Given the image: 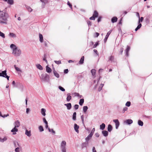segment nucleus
I'll use <instances>...</instances> for the list:
<instances>
[{
	"instance_id": "44",
	"label": "nucleus",
	"mask_w": 152,
	"mask_h": 152,
	"mask_svg": "<svg viewBox=\"0 0 152 152\" xmlns=\"http://www.w3.org/2000/svg\"><path fill=\"white\" fill-rule=\"evenodd\" d=\"M48 2V0H43V4H42V5L45 6V4L47 3Z\"/></svg>"
},
{
	"instance_id": "6",
	"label": "nucleus",
	"mask_w": 152,
	"mask_h": 152,
	"mask_svg": "<svg viewBox=\"0 0 152 152\" xmlns=\"http://www.w3.org/2000/svg\"><path fill=\"white\" fill-rule=\"evenodd\" d=\"M16 87H18L19 89L21 91H23L24 88V86L23 85L20 83H17Z\"/></svg>"
},
{
	"instance_id": "58",
	"label": "nucleus",
	"mask_w": 152,
	"mask_h": 152,
	"mask_svg": "<svg viewBox=\"0 0 152 152\" xmlns=\"http://www.w3.org/2000/svg\"><path fill=\"white\" fill-rule=\"evenodd\" d=\"M142 26V24L141 23H140L139 25L137 26V28H138L139 29V28H140Z\"/></svg>"
},
{
	"instance_id": "24",
	"label": "nucleus",
	"mask_w": 152,
	"mask_h": 152,
	"mask_svg": "<svg viewBox=\"0 0 152 152\" xmlns=\"http://www.w3.org/2000/svg\"><path fill=\"white\" fill-rule=\"evenodd\" d=\"M14 67L15 69L17 71L20 72H22V71L21 70V69L18 67H17L16 65H14Z\"/></svg>"
},
{
	"instance_id": "33",
	"label": "nucleus",
	"mask_w": 152,
	"mask_h": 152,
	"mask_svg": "<svg viewBox=\"0 0 152 152\" xmlns=\"http://www.w3.org/2000/svg\"><path fill=\"white\" fill-rule=\"evenodd\" d=\"M7 3L8 4L11 5L13 4V0H8Z\"/></svg>"
},
{
	"instance_id": "40",
	"label": "nucleus",
	"mask_w": 152,
	"mask_h": 152,
	"mask_svg": "<svg viewBox=\"0 0 152 152\" xmlns=\"http://www.w3.org/2000/svg\"><path fill=\"white\" fill-rule=\"evenodd\" d=\"M26 8H27V9L28 10V11L29 12H31L33 10L30 7H27Z\"/></svg>"
},
{
	"instance_id": "18",
	"label": "nucleus",
	"mask_w": 152,
	"mask_h": 152,
	"mask_svg": "<svg viewBox=\"0 0 152 152\" xmlns=\"http://www.w3.org/2000/svg\"><path fill=\"white\" fill-rule=\"evenodd\" d=\"M130 48L129 46H127L126 49V54L127 56H128L129 55V52L130 50Z\"/></svg>"
},
{
	"instance_id": "49",
	"label": "nucleus",
	"mask_w": 152,
	"mask_h": 152,
	"mask_svg": "<svg viewBox=\"0 0 152 152\" xmlns=\"http://www.w3.org/2000/svg\"><path fill=\"white\" fill-rule=\"evenodd\" d=\"M95 52H96V56H97L98 57V60H99V53H98V52L97 50H96Z\"/></svg>"
},
{
	"instance_id": "26",
	"label": "nucleus",
	"mask_w": 152,
	"mask_h": 152,
	"mask_svg": "<svg viewBox=\"0 0 152 152\" xmlns=\"http://www.w3.org/2000/svg\"><path fill=\"white\" fill-rule=\"evenodd\" d=\"M84 56H82L80 59V61H79V64H82L83 63L84 61Z\"/></svg>"
},
{
	"instance_id": "55",
	"label": "nucleus",
	"mask_w": 152,
	"mask_h": 152,
	"mask_svg": "<svg viewBox=\"0 0 152 152\" xmlns=\"http://www.w3.org/2000/svg\"><path fill=\"white\" fill-rule=\"evenodd\" d=\"M74 107H75V108L76 110H77V109L78 108L79 105L78 104H75V105Z\"/></svg>"
},
{
	"instance_id": "50",
	"label": "nucleus",
	"mask_w": 152,
	"mask_h": 152,
	"mask_svg": "<svg viewBox=\"0 0 152 152\" xmlns=\"http://www.w3.org/2000/svg\"><path fill=\"white\" fill-rule=\"evenodd\" d=\"M127 109H128L127 107H124L123 108V109L122 110V112L123 113H124L125 111L127 110Z\"/></svg>"
},
{
	"instance_id": "47",
	"label": "nucleus",
	"mask_w": 152,
	"mask_h": 152,
	"mask_svg": "<svg viewBox=\"0 0 152 152\" xmlns=\"http://www.w3.org/2000/svg\"><path fill=\"white\" fill-rule=\"evenodd\" d=\"M130 104H131L130 102H127L126 104V105L127 107H129L130 106Z\"/></svg>"
},
{
	"instance_id": "61",
	"label": "nucleus",
	"mask_w": 152,
	"mask_h": 152,
	"mask_svg": "<svg viewBox=\"0 0 152 152\" xmlns=\"http://www.w3.org/2000/svg\"><path fill=\"white\" fill-rule=\"evenodd\" d=\"M12 84L13 85L14 87H16V86H16V84L15 85V83L14 81H12Z\"/></svg>"
},
{
	"instance_id": "5",
	"label": "nucleus",
	"mask_w": 152,
	"mask_h": 152,
	"mask_svg": "<svg viewBox=\"0 0 152 152\" xmlns=\"http://www.w3.org/2000/svg\"><path fill=\"white\" fill-rule=\"evenodd\" d=\"M0 76L7 78L8 80H9L10 76L7 75L6 70L2 71L1 73H0Z\"/></svg>"
},
{
	"instance_id": "21",
	"label": "nucleus",
	"mask_w": 152,
	"mask_h": 152,
	"mask_svg": "<svg viewBox=\"0 0 152 152\" xmlns=\"http://www.w3.org/2000/svg\"><path fill=\"white\" fill-rule=\"evenodd\" d=\"M126 122L127 124H130L132 123L133 121L131 119H129L127 120L126 121Z\"/></svg>"
},
{
	"instance_id": "64",
	"label": "nucleus",
	"mask_w": 152,
	"mask_h": 152,
	"mask_svg": "<svg viewBox=\"0 0 152 152\" xmlns=\"http://www.w3.org/2000/svg\"><path fill=\"white\" fill-rule=\"evenodd\" d=\"M68 72V69H65L64 70V73H67Z\"/></svg>"
},
{
	"instance_id": "30",
	"label": "nucleus",
	"mask_w": 152,
	"mask_h": 152,
	"mask_svg": "<svg viewBox=\"0 0 152 152\" xmlns=\"http://www.w3.org/2000/svg\"><path fill=\"white\" fill-rule=\"evenodd\" d=\"M104 86V84H101L99 86V87L98 89V91H100L102 89V88Z\"/></svg>"
},
{
	"instance_id": "41",
	"label": "nucleus",
	"mask_w": 152,
	"mask_h": 152,
	"mask_svg": "<svg viewBox=\"0 0 152 152\" xmlns=\"http://www.w3.org/2000/svg\"><path fill=\"white\" fill-rule=\"evenodd\" d=\"M58 88L60 90L62 91H65V89L61 86H59Z\"/></svg>"
},
{
	"instance_id": "57",
	"label": "nucleus",
	"mask_w": 152,
	"mask_h": 152,
	"mask_svg": "<svg viewBox=\"0 0 152 152\" xmlns=\"http://www.w3.org/2000/svg\"><path fill=\"white\" fill-rule=\"evenodd\" d=\"M67 4L71 8H72V5L69 3V1H68L67 2Z\"/></svg>"
},
{
	"instance_id": "3",
	"label": "nucleus",
	"mask_w": 152,
	"mask_h": 152,
	"mask_svg": "<svg viewBox=\"0 0 152 152\" xmlns=\"http://www.w3.org/2000/svg\"><path fill=\"white\" fill-rule=\"evenodd\" d=\"M40 78L42 81L45 82H49V76L47 74H42L40 76Z\"/></svg>"
},
{
	"instance_id": "29",
	"label": "nucleus",
	"mask_w": 152,
	"mask_h": 152,
	"mask_svg": "<svg viewBox=\"0 0 152 152\" xmlns=\"http://www.w3.org/2000/svg\"><path fill=\"white\" fill-rule=\"evenodd\" d=\"M88 107L87 106H84L83 107V111L84 113H86Z\"/></svg>"
},
{
	"instance_id": "19",
	"label": "nucleus",
	"mask_w": 152,
	"mask_h": 152,
	"mask_svg": "<svg viewBox=\"0 0 152 152\" xmlns=\"http://www.w3.org/2000/svg\"><path fill=\"white\" fill-rule=\"evenodd\" d=\"M39 41L41 42H43V37L42 35L39 34Z\"/></svg>"
},
{
	"instance_id": "28",
	"label": "nucleus",
	"mask_w": 152,
	"mask_h": 152,
	"mask_svg": "<svg viewBox=\"0 0 152 152\" xmlns=\"http://www.w3.org/2000/svg\"><path fill=\"white\" fill-rule=\"evenodd\" d=\"M76 112H74L73 113L72 116V119L73 120L75 121L76 120Z\"/></svg>"
},
{
	"instance_id": "62",
	"label": "nucleus",
	"mask_w": 152,
	"mask_h": 152,
	"mask_svg": "<svg viewBox=\"0 0 152 152\" xmlns=\"http://www.w3.org/2000/svg\"><path fill=\"white\" fill-rule=\"evenodd\" d=\"M108 37H107V36H106L105 37L104 39V42H105L107 41Z\"/></svg>"
},
{
	"instance_id": "4",
	"label": "nucleus",
	"mask_w": 152,
	"mask_h": 152,
	"mask_svg": "<svg viewBox=\"0 0 152 152\" xmlns=\"http://www.w3.org/2000/svg\"><path fill=\"white\" fill-rule=\"evenodd\" d=\"M66 142L65 140L62 141L61 143V148L62 152H66Z\"/></svg>"
},
{
	"instance_id": "38",
	"label": "nucleus",
	"mask_w": 152,
	"mask_h": 152,
	"mask_svg": "<svg viewBox=\"0 0 152 152\" xmlns=\"http://www.w3.org/2000/svg\"><path fill=\"white\" fill-rule=\"evenodd\" d=\"M75 96H77V97H79L80 98H81L82 97V96L80 95L79 93H75L74 94Z\"/></svg>"
},
{
	"instance_id": "9",
	"label": "nucleus",
	"mask_w": 152,
	"mask_h": 152,
	"mask_svg": "<svg viewBox=\"0 0 152 152\" xmlns=\"http://www.w3.org/2000/svg\"><path fill=\"white\" fill-rule=\"evenodd\" d=\"M14 125L15 127H18L20 126V122L18 120L15 121L14 123Z\"/></svg>"
},
{
	"instance_id": "56",
	"label": "nucleus",
	"mask_w": 152,
	"mask_h": 152,
	"mask_svg": "<svg viewBox=\"0 0 152 152\" xmlns=\"http://www.w3.org/2000/svg\"><path fill=\"white\" fill-rule=\"evenodd\" d=\"M14 144L15 145V147H17V146L16 145V144H18V146H19V145L18 143L16 142V141H15L14 142Z\"/></svg>"
},
{
	"instance_id": "37",
	"label": "nucleus",
	"mask_w": 152,
	"mask_h": 152,
	"mask_svg": "<svg viewBox=\"0 0 152 152\" xmlns=\"http://www.w3.org/2000/svg\"><path fill=\"white\" fill-rule=\"evenodd\" d=\"M39 129L40 132H42L44 131L43 127L42 126H39Z\"/></svg>"
},
{
	"instance_id": "34",
	"label": "nucleus",
	"mask_w": 152,
	"mask_h": 152,
	"mask_svg": "<svg viewBox=\"0 0 152 152\" xmlns=\"http://www.w3.org/2000/svg\"><path fill=\"white\" fill-rule=\"evenodd\" d=\"M48 131L50 132H51L53 134H55V131L53 130V129H50V128H48Z\"/></svg>"
},
{
	"instance_id": "17",
	"label": "nucleus",
	"mask_w": 152,
	"mask_h": 152,
	"mask_svg": "<svg viewBox=\"0 0 152 152\" xmlns=\"http://www.w3.org/2000/svg\"><path fill=\"white\" fill-rule=\"evenodd\" d=\"M36 66L37 68L39 70H42L43 69L42 67L39 64H37L36 65Z\"/></svg>"
},
{
	"instance_id": "32",
	"label": "nucleus",
	"mask_w": 152,
	"mask_h": 152,
	"mask_svg": "<svg viewBox=\"0 0 152 152\" xmlns=\"http://www.w3.org/2000/svg\"><path fill=\"white\" fill-rule=\"evenodd\" d=\"M54 75L57 77L58 78L59 77V74L55 71L53 72Z\"/></svg>"
},
{
	"instance_id": "20",
	"label": "nucleus",
	"mask_w": 152,
	"mask_h": 152,
	"mask_svg": "<svg viewBox=\"0 0 152 152\" xmlns=\"http://www.w3.org/2000/svg\"><path fill=\"white\" fill-rule=\"evenodd\" d=\"M113 127L110 124L108 125V126L107 129L108 131L110 132L112 130Z\"/></svg>"
},
{
	"instance_id": "31",
	"label": "nucleus",
	"mask_w": 152,
	"mask_h": 152,
	"mask_svg": "<svg viewBox=\"0 0 152 152\" xmlns=\"http://www.w3.org/2000/svg\"><path fill=\"white\" fill-rule=\"evenodd\" d=\"M91 73L92 76H93V77H94L95 75V69H92L91 70Z\"/></svg>"
},
{
	"instance_id": "23",
	"label": "nucleus",
	"mask_w": 152,
	"mask_h": 152,
	"mask_svg": "<svg viewBox=\"0 0 152 152\" xmlns=\"http://www.w3.org/2000/svg\"><path fill=\"white\" fill-rule=\"evenodd\" d=\"M46 71L47 72L50 73L51 72L52 69L48 67V66H46Z\"/></svg>"
},
{
	"instance_id": "7",
	"label": "nucleus",
	"mask_w": 152,
	"mask_h": 152,
	"mask_svg": "<svg viewBox=\"0 0 152 152\" xmlns=\"http://www.w3.org/2000/svg\"><path fill=\"white\" fill-rule=\"evenodd\" d=\"M113 121L115 123V128L117 129L119 125V122L118 119H115L113 120Z\"/></svg>"
},
{
	"instance_id": "39",
	"label": "nucleus",
	"mask_w": 152,
	"mask_h": 152,
	"mask_svg": "<svg viewBox=\"0 0 152 152\" xmlns=\"http://www.w3.org/2000/svg\"><path fill=\"white\" fill-rule=\"evenodd\" d=\"M0 36L4 38H5L4 34L1 31H0Z\"/></svg>"
},
{
	"instance_id": "59",
	"label": "nucleus",
	"mask_w": 152,
	"mask_h": 152,
	"mask_svg": "<svg viewBox=\"0 0 152 152\" xmlns=\"http://www.w3.org/2000/svg\"><path fill=\"white\" fill-rule=\"evenodd\" d=\"M114 57L112 56H111L110 57L109 60L111 61H113L114 59Z\"/></svg>"
},
{
	"instance_id": "36",
	"label": "nucleus",
	"mask_w": 152,
	"mask_h": 152,
	"mask_svg": "<svg viewBox=\"0 0 152 152\" xmlns=\"http://www.w3.org/2000/svg\"><path fill=\"white\" fill-rule=\"evenodd\" d=\"M95 11H94V13L93 15V16L91 17L90 18V20H94L95 19Z\"/></svg>"
},
{
	"instance_id": "60",
	"label": "nucleus",
	"mask_w": 152,
	"mask_h": 152,
	"mask_svg": "<svg viewBox=\"0 0 152 152\" xmlns=\"http://www.w3.org/2000/svg\"><path fill=\"white\" fill-rule=\"evenodd\" d=\"M9 116V114H7V115H3L2 116V117L4 118L5 117H7Z\"/></svg>"
},
{
	"instance_id": "52",
	"label": "nucleus",
	"mask_w": 152,
	"mask_h": 152,
	"mask_svg": "<svg viewBox=\"0 0 152 152\" xmlns=\"http://www.w3.org/2000/svg\"><path fill=\"white\" fill-rule=\"evenodd\" d=\"M112 31V30H110L107 33V35L106 36H107V37H109V36L111 33Z\"/></svg>"
},
{
	"instance_id": "54",
	"label": "nucleus",
	"mask_w": 152,
	"mask_h": 152,
	"mask_svg": "<svg viewBox=\"0 0 152 152\" xmlns=\"http://www.w3.org/2000/svg\"><path fill=\"white\" fill-rule=\"evenodd\" d=\"M143 20V17H141L140 19L139 20V23H140V22H142Z\"/></svg>"
},
{
	"instance_id": "43",
	"label": "nucleus",
	"mask_w": 152,
	"mask_h": 152,
	"mask_svg": "<svg viewBox=\"0 0 152 152\" xmlns=\"http://www.w3.org/2000/svg\"><path fill=\"white\" fill-rule=\"evenodd\" d=\"M7 139V138L6 137H4L3 138H0V141L1 142H4V141H6Z\"/></svg>"
},
{
	"instance_id": "48",
	"label": "nucleus",
	"mask_w": 152,
	"mask_h": 152,
	"mask_svg": "<svg viewBox=\"0 0 152 152\" xmlns=\"http://www.w3.org/2000/svg\"><path fill=\"white\" fill-rule=\"evenodd\" d=\"M43 120L44 123H45V124H48V123L47 121L46 120V119L45 118H43Z\"/></svg>"
},
{
	"instance_id": "8",
	"label": "nucleus",
	"mask_w": 152,
	"mask_h": 152,
	"mask_svg": "<svg viewBox=\"0 0 152 152\" xmlns=\"http://www.w3.org/2000/svg\"><path fill=\"white\" fill-rule=\"evenodd\" d=\"M79 126L77 125L76 124H75L74 125V129L75 131L77 132V133H79Z\"/></svg>"
},
{
	"instance_id": "1",
	"label": "nucleus",
	"mask_w": 152,
	"mask_h": 152,
	"mask_svg": "<svg viewBox=\"0 0 152 152\" xmlns=\"http://www.w3.org/2000/svg\"><path fill=\"white\" fill-rule=\"evenodd\" d=\"M8 15L5 10L0 12V23L1 24H7Z\"/></svg>"
},
{
	"instance_id": "15",
	"label": "nucleus",
	"mask_w": 152,
	"mask_h": 152,
	"mask_svg": "<svg viewBox=\"0 0 152 152\" xmlns=\"http://www.w3.org/2000/svg\"><path fill=\"white\" fill-rule=\"evenodd\" d=\"M9 35L11 38H15L16 37V35L13 33H10Z\"/></svg>"
},
{
	"instance_id": "11",
	"label": "nucleus",
	"mask_w": 152,
	"mask_h": 152,
	"mask_svg": "<svg viewBox=\"0 0 152 152\" xmlns=\"http://www.w3.org/2000/svg\"><path fill=\"white\" fill-rule=\"evenodd\" d=\"M71 94L69 93L67 94L66 101L67 102H69L72 99V96Z\"/></svg>"
},
{
	"instance_id": "25",
	"label": "nucleus",
	"mask_w": 152,
	"mask_h": 152,
	"mask_svg": "<svg viewBox=\"0 0 152 152\" xmlns=\"http://www.w3.org/2000/svg\"><path fill=\"white\" fill-rule=\"evenodd\" d=\"M105 125L104 123H102L100 125V129L102 130H104L105 127Z\"/></svg>"
},
{
	"instance_id": "22",
	"label": "nucleus",
	"mask_w": 152,
	"mask_h": 152,
	"mask_svg": "<svg viewBox=\"0 0 152 152\" xmlns=\"http://www.w3.org/2000/svg\"><path fill=\"white\" fill-rule=\"evenodd\" d=\"M117 20V18L116 17H115L111 19L112 22L113 23L116 22Z\"/></svg>"
},
{
	"instance_id": "13",
	"label": "nucleus",
	"mask_w": 152,
	"mask_h": 152,
	"mask_svg": "<svg viewBox=\"0 0 152 152\" xmlns=\"http://www.w3.org/2000/svg\"><path fill=\"white\" fill-rule=\"evenodd\" d=\"M46 111V110L44 108H42L41 110V113L42 115L45 116L46 115L45 112Z\"/></svg>"
},
{
	"instance_id": "10",
	"label": "nucleus",
	"mask_w": 152,
	"mask_h": 152,
	"mask_svg": "<svg viewBox=\"0 0 152 152\" xmlns=\"http://www.w3.org/2000/svg\"><path fill=\"white\" fill-rule=\"evenodd\" d=\"M18 129L16 127H14L11 130V132H12L13 134L14 135L16 134V132H18Z\"/></svg>"
},
{
	"instance_id": "2",
	"label": "nucleus",
	"mask_w": 152,
	"mask_h": 152,
	"mask_svg": "<svg viewBox=\"0 0 152 152\" xmlns=\"http://www.w3.org/2000/svg\"><path fill=\"white\" fill-rule=\"evenodd\" d=\"M10 48L12 50V54L16 57L20 56L21 54V50L18 47L14 44H11Z\"/></svg>"
},
{
	"instance_id": "27",
	"label": "nucleus",
	"mask_w": 152,
	"mask_h": 152,
	"mask_svg": "<svg viewBox=\"0 0 152 152\" xmlns=\"http://www.w3.org/2000/svg\"><path fill=\"white\" fill-rule=\"evenodd\" d=\"M84 99H81L80 100L79 102V104L81 106L82 105L83 103H84Z\"/></svg>"
},
{
	"instance_id": "53",
	"label": "nucleus",
	"mask_w": 152,
	"mask_h": 152,
	"mask_svg": "<svg viewBox=\"0 0 152 152\" xmlns=\"http://www.w3.org/2000/svg\"><path fill=\"white\" fill-rule=\"evenodd\" d=\"M15 152H19V148L18 147L16 148L15 149Z\"/></svg>"
},
{
	"instance_id": "45",
	"label": "nucleus",
	"mask_w": 152,
	"mask_h": 152,
	"mask_svg": "<svg viewBox=\"0 0 152 152\" xmlns=\"http://www.w3.org/2000/svg\"><path fill=\"white\" fill-rule=\"evenodd\" d=\"M102 16H99V18L97 19V22L98 23H99L100 21H101L102 19Z\"/></svg>"
},
{
	"instance_id": "51",
	"label": "nucleus",
	"mask_w": 152,
	"mask_h": 152,
	"mask_svg": "<svg viewBox=\"0 0 152 152\" xmlns=\"http://www.w3.org/2000/svg\"><path fill=\"white\" fill-rule=\"evenodd\" d=\"M94 129V128H93V129H92L91 132V133L89 135L90 136H91V137H92L94 133L93 130Z\"/></svg>"
},
{
	"instance_id": "12",
	"label": "nucleus",
	"mask_w": 152,
	"mask_h": 152,
	"mask_svg": "<svg viewBox=\"0 0 152 152\" xmlns=\"http://www.w3.org/2000/svg\"><path fill=\"white\" fill-rule=\"evenodd\" d=\"M25 134L28 137H30L31 135V131H28L27 129H26L25 131Z\"/></svg>"
},
{
	"instance_id": "63",
	"label": "nucleus",
	"mask_w": 152,
	"mask_h": 152,
	"mask_svg": "<svg viewBox=\"0 0 152 152\" xmlns=\"http://www.w3.org/2000/svg\"><path fill=\"white\" fill-rule=\"evenodd\" d=\"M30 111V109L28 108H27L26 109V113L27 114H28L29 111Z\"/></svg>"
},
{
	"instance_id": "14",
	"label": "nucleus",
	"mask_w": 152,
	"mask_h": 152,
	"mask_svg": "<svg viewBox=\"0 0 152 152\" xmlns=\"http://www.w3.org/2000/svg\"><path fill=\"white\" fill-rule=\"evenodd\" d=\"M64 105L66 106L68 110H70L72 107L71 104L70 103L65 104H64Z\"/></svg>"
},
{
	"instance_id": "16",
	"label": "nucleus",
	"mask_w": 152,
	"mask_h": 152,
	"mask_svg": "<svg viewBox=\"0 0 152 152\" xmlns=\"http://www.w3.org/2000/svg\"><path fill=\"white\" fill-rule=\"evenodd\" d=\"M102 133L103 135L105 137H107L108 135V132L107 131H103L102 132Z\"/></svg>"
},
{
	"instance_id": "46",
	"label": "nucleus",
	"mask_w": 152,
	"mask_h": 152,
	"mask_svg": "<svg viewBox=\"0 0 152 152\" xmlns=\"http://www.w3.org/2000/svg\"><path fill=\"white\" fill-rule=\"evenodd\" d=\"M54 62L55 63H56V64H61V62L60 61H54Z\"/></svg>"
},
{
	"instance_id": "42",
	"label": "nucleus",
	"mask_w": 152,
	"mask_h": 152,
	"mask_svg": "<svg viewBox=\"0 0 152 152\" xmlns=\"http://www.w3.org/2000/svg\"><path fill=\"white\" fill-rule=\"evenodd\" d=\"M91 138V137L88 135V137L86 138V142L90 140V139Z\"/></svg>"
},
{
	"instance_id": "35",
	"label": "nucleus",
	"mask_w": 152,
	"mask_h": 152,
	"mask_svg": "<svg viewBox=\"0 0 152 152\" xmlns=\"http://www.w3.org/2000/svg\"><path fill=\"white\" fill-rule=\"evenodd\" d=\"M138 124L139 125L142 126L143 125V123L141 121L139 120L138 121Z\"/></svg>"
}]
</instances>
